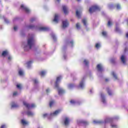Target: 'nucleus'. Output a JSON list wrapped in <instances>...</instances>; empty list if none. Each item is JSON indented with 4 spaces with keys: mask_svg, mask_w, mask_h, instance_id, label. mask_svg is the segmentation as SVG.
<instances>
[{
    "mask_svg": "<svg viewBox=\"0 0 128 128\" xmlns=\"http://www.w3.org/2000/svg\"><path fill=\"white\" fill-rule=\"evenodd\" d=\"M54 104H56V102L54 100H52L50 102V107L52 106H54Z\"/></svg>",
    "mask_w": 128,
    "mask_h": 128,
    "instance_id": "obj_27",
    "label": "nucleus"
},
{
    "mask_svg": "<svg viewBox=\"0 0 128 128\" xmlns=\"http://www.w3.org/2000/svg\"><path fill=\"white\" fill-rule=\"evenodd\" d=\"M70 119L68 116H65L63 120V122L64 126H67L70 124Z\"/></svg>",
    "mask_w": 128,
    "mask_h": 128,
    "instance_id": "obj_6",
    "label": "nucleus"
},
{
    "mask_svg": "<svg viewBox=\"0 0 128 128\" xmlns=\"http://www.w3.org/2000/svg\"><path fill=\"white\" fill-rule=\"evenodd\" d=\"M5 22H6V20H5Z\"/></svg>",
    "mask_w": 128,
    "mask_h": 128,
    "instance_id": "obj_58",
    "label": "nucleus"
},
{
    "mask_svg": "<svg viewBox=\"0 0 128 128\" xmlns=\"http://www.w3.org/2000/svg\"><path fill=\"white\" fill-rule=\"evenodd\" d=\"M21 8H22V10H24L26 12H27V14H28V12H30V10L29 8H28V7H26V6L24 4L21 6Z\"/></svg>",
    "mask_w": 128,
    "mask_h": 128,
    "instance_id": "obj_10",
    "label": "nucleus"
},
{
    "mask_svg": "<svg viewBox=\"0 0 128 128\" xmlns=\"http://www.w3.org/2000/svg\"><path fill=\"white\" fill-rule=\"evenodd\" d=\"M62 76L57 77L56 80V82L55 83V88H57V90H58V94L60 96L62 94H64V92H65L64 90V89H62V88H60V86H58V84H60V80H62Z\"/></svg>",
    "mask_w": 128,
    "mask_h": 128,
    "instance_id": "obj_3",
    "label": "nucleus"
},
{
    "mask_svg": "<svg viewBox=\"0 0 128 128\" xmlns=\"http://www.w3.org/2000/svg\"><path fill=\"white\" fill-rule=\"evenodd\" d=\"M78 2H80V0H76Z\"/></svg>",
    "mask_w": 128,
    "mask_h": 128,
    "instance_id": "obj_56",
    "label": "nucleus"
},
{
    "mask_svg": "<svg viewBox=\"0 0 128 128\" xmlns=\"http://www.w3.org/2000/svg\"><path fill=\"white\" fill-rule=\"evenodd\" d=\"M120 60L122 64H126L127 60L126 56V55H122L120 57Z\"/></svg>",
    "mask_w": 128,
    "mask_h": 128,
    "instance_id": "obj_11",
    "label": "nucleus"
},
{
    "mask_svg": "<svg viewBox=\"0 0 128 128\" xmlns=\"http://www.w3.org/2000/svg\"><path fill=\"white\" fill-rule=\"evenodd\" d=\"M96 10H100V7L96 5L92 6L89 9L90 14H92L94 12H96Z\"/></svg>",
    "mask_w": 128,
    "mask_h": 128,
    "instance_id": "obj_4",
    "label": "nucleus"
},
{
    "mask_svg": "<svg viewBox=\"0 0 128 128\" xmlns=\"http://www.w3.org/2000/svg\"><path fill=\"white\" fill-rule=\"evenodd\" d=\"M78 88H84V78H83L82 80L80 82L79 85L77 86Z\"/></svg>",
    "mask_w": 128,
    "mask_h": 128,
    "instance_id": "obj_8",
    "label": "nucleus"
},
{
    "mask_svg": "<svg viewBox=\"0 0 128 128\" xmlns=\"http://www.w3.org/2000/svg\"><path fill=\"white\" fill-rule=\"evenodd\" d=\"M11 108H18V106L14 102H12L10 104Z\"/></svg>",
    "mask_w": 128,
    "mask_h": 128,
    "instance_id": "obj_25",
    "label": "nucleus"
},
{
    "mask_svg": "<svg viewBox=\"0 0 128 128\" xmlns=\"http://www.w3.org/2000/svg\"><path fill=\"white\" fill-rule=\"evenodd\" d=\"M68 44L70 46H72V44H74V41L72 40L68 42Z\"/></svg>",
    "mask_w": 128,
    "mask_h": 128,
    "instance_id": "obj_42",
    "label": "nucleus"
},
{
    "mask_svg": "<svg viewBox=\"0 0 128 128\" xmlns=\"http://www.w3.org/2000/svg\"><path fill=\"white\" fill-rule=\"evenodd\" d=\"M52 36L54 40H56V35H54V34H52Z\"/></svg>",
    "mask_w": 128,
    "mask_h": 128,
    "instance_id": "obj_43",
    "label": "nucleus"
},
{
    "mask_svg": "<svg viewBox=\"0 0 128 128\" xmlns=\"http://www.w3.org/2000/svg\"><path fill=\"white\" fill-rule=\"evenodd\" d=\"M76 28L77 30H80V23H77L76 24Z\"/></svg>",
    "mask_w": 128,
    "mask_h": 128,
    "instance_id": "obj_31",
    "label": "nucleus"
},
{
    "mask_svg": "<svg viewBox=\"0 0 128 128\" xmlns=\"http://www.w3.org/2000/svg\"><path fill=\"white\" fill-rule=\"evenodd\" d=\"M70 104H77L76 102L74 100H71L70 101Z\"/></svg>",
    "mask_w": 128,
    "mask_h": 128,
    "instance_id": "obj_39",
    "label": "nucleus"
},
{
    "mask_svg": "<svg viewBox=\"0 0 128 128\" xmlns=\"http://www.w3.org/2000/svg\"><path fill=\"white\" fill-rule=\"evenodd\" d=\"M32 60L28 61L26 63V66L27 68H30V66H32Z\"/></svg>",
    "mask_w": 128,
    "mask_h": 128,
    "instance_id": "obj_21",
    "label": "nucleus"
},
{
    "mask_svg": "<svg viewBox=\"0 0 128 128\" xmlns=\"http://www.w3.org/2000/svg\"><path fill=\"white\" fill-rule=\"evenodd\" d=\"M116 8H117V10H120V8H122V6H120V4H116Z\"/></svg>",
    "mask_w": 128,
    "mask_h": 128,
    "instance_id": "obj_34",
    "label": "nucleus"
},
{
    "mask_svg": "<svg viewBox=\"0 0 128 128\" xmlns=\"http://www.w3.org/2000/svg\"><path fill=\"white\" fill-rule=\"evenodd\" d=\"M26 114H27V116H34V112L30 110H28L26 112Z\"/></svg>",
    "mask_w": 128,
    "mask_h": 128,
    "instance_id": "obj_18",
    "label": "nucleus"
},
{
    "mask_svg": "<svg viewBox=\"0 0 128 128\" xmlns=\"http://www.w3.org/2000/svg\"><path fill=\"white\" fill-rule=\"evenodd\" d=\"M34 28V26H29L28 27V28Z\"/></svg>",
    "mask_w": 128,
    "mask_h": 128,
    "instance_id": "obj_50",
    "label": "nucleus"
},
{
    "mask_svg": "<svg viewBox=\"0 0 128 128\" xmlns=\"http://www.w3.org/2000/svg\"><path fill=\"white\" fill-rule=\"evenodd\" d=\"M23 104L24 106H26V108H28V110H30V108H35V106H36V104H28L26 101H23Z\"/></svg>",
    "mask_w": 128,
    "mask_h": 128,
    "instance_id": "obj_5",
    "label": "nucleus"
},
{
    "mask_svg": "<svg viewBox=\"0 0 128 128\" xmlns=\"http://www.w3.org/2000/svg\"><path fill=\"white\" fill-rule=\"evenodd\" d=\"M106 82H108V79H106Z\"/></svg>",
    "mask_w": 128,
    "mask_h": 128,
    "instance_id": "obj_55",
    "label": "nucleus"
},
{
    "mask_svg": "<svg viewBox=\"0 0 128 128\" xmlns=\"http://www.w3.org/2000/svg\"><path fill=\"white\" fill-rule=\"evenodd\" d=\"M46 92H50V88H47L46 90Z\"/></svg>",
    "mask_w": 128,
    "mask_h": 128,
    "instance_id": "obj_51",
    "label": "nucleus"
},
{
    "mask_svg": "<svg viewBox=\"0 0 128 128\" xmlns=\"http://www.w3.org/2000/svg\"><path fill=\"white\" fill-rule=\"evenodd\" d=\"M111 74H112V76H113L115 80H116V78H118V77L116 76V72H112Z\"/></svg>",
    "mask_w": 128,
    "mask_h": 128,
    "instance_id": "obj_29",
    "label": "nucleus"
},
{
    "mask_svg": "<svg viewBox=\"0 0 128 128\" xmlns=\"http://www.w3.org/2000/svg\"><path fill=\"white\" fill-rule=\"evenodd\" d=\"M84 26H88V22H86V19L84 18L82 20Z\"/></svg>",
    "mask_w": 128,
    "mask_h": 128,
    "instance_id": "obj_28",
    "label": "nucleus"
},
{
    "mask_svg": "<svg viewBox=\"0 0 128 128\" xmlns=\"http://www.w3.org/2000/svg\"><path fill=\"white\" fill-rule=\"evenodd\" d=\"M126 38H128V33H126Z\"/></svg>",
    "mask_w": 128,
    "mask_h": 128,
    "instance_id": "obj_53",
    "label": "nucleus"
},
{
    "mask_svg": "<svg viewBox=\"0 0 128 128\" xmlns=\"http://www.w3.org/2000/svg\"><path fill=\"white\" fill-rule=\"evenodd\" d=\"M100 43H96V48H100Z\"/></svg>",
    "mask_w": 128,
    "mask_h": 128,
    "instance_id": "obj_35",
    "label": "nucleus"
},
{
    "mask_svg": "<svg viewBox=\"0 0 128 128\" xmlns=\"http://www.w3.org/2000/svg\"><path fill=\"white\" fill-rule=\"evenodd\" d=\"M62 112V110L58 109L55 110L54 112L51 113L50 114H48V113H44L42 114V118H47L48 120H50V118L54 116H56L58 114H60Z\"/></svg>",
    "mask_w": 128,
    "mask_h": 128,
    "instance_id": "obj_2",
    "label": "nucleus"
},
{
    "mask_svg": "<svg viewBox=\"0 0 128 128\" xmlns=\"http://www.w3.org/2000/svg\"><path fill=\"white\" fill-rule=\"evenodd\" d=\"M68 26V20H64L62 22V28H66Z\"/></svg>",
    "mask_w": 128,
    "mask_h": 128,
    "instance_id": "obj_13",
    "label": "nucleus"
},
{
    "mask_svg": "<svg viewBox=\"0 0 128 128\" xmlns=\"http://www.w3.org/2000/svg\"><path fill=\"white\" fill-rule=\"evenodd\" d=\"M100 96H101V100H102V102L103 104H106V98H104V94H101Z\"/></svg>",
    "mask_w": 128,
    "mask_h": 128,
    "instance_id": "obj_15",
    "label": "nucleus"
},
{
    "mask_svg": "<svg viewBox=\"0 0 128 128\" xmlns=\"http://www.w3.org/2000/svg\"><path fill=\"white\" fill-rule=\"evenodd\" d=\"M120 30V29L118 28H116V32H118V30Z\"/></svg>",
    "mask_w": 128,
    "mask_h": 128,
    "instance_id": "obj_52",
    "label": "nucleus"
},
{
    "mask_svg": "<svg viewBox=\"0 0 128 128\" xmlns=\"http://www.w3.org/2000/svg\"><path fill=\"white\" fill-rule=\"evenodd\" d=\"M77 124H88V122L82 120H78Z\"/></svg>",
    "mask_w": 128,
    "mask_h": 128,
    "instance_id": "obj_12",
    "label": "nucleus"
},
{
    "mask_svg": "<svg viewBox=\"0 0 128 128\" xmlns=\"http://www.w3.org/2000/svg\"><path fill=\"white\" fill-rule=\"evenodd\" d=\"M21 122L22 124H23V126H28V122L26 120L24 119H22L21 120Z\"/></svg>",
    "mask_w": 128,
    "mask_h": 128,
    "instance_id": "obj_19",
    "label": "nucleus"
},
{
    "mask_svg": "<svg viewBox=\"0 0 128 128\" xmlns=\"http://www.w3.org/2000/svg\"><path fill=\"white\" fill-rule=\"evenodd\" d=\"M64 60H66V56H64Z\"/></svg>",
    "mask_w": 128,
    "mask_h": 128,
    "instance_id": "obj_54",
    "label": "nucleus"
},
{
    "mask_svg": "<svg viewBox=\"0 0 128 128\" xmlns=\"http://www.w3.org/2000/svg\"><path fill=\"white\" fill-rule=\"evenodd\" d=\"M7 56L8 60H12V57L10 54Z\"/></svg>",
    "mask_w": 128,
    "mask_h": 128,
    "instance_id": "obj_37",
    "label": "nucleus"
},
{
    "mask_svg": "<svg viewBox=\"0 0 128 128\" xmlns=\"http://www.w3.org/2000/svg\"><path fill=\"white\" fill-rule=\"evenodd\" d=\"M16 88H18L19 90H20L22 88V84H16Z\"/></svg>",
    "mask_w": 128,
    "mask_h": 128,
    "instance_id": "obj_40",
    "label": "nucleus"
},
{
    "mask_svg": "<svg viewBox=\"0 0 128 128\" xmlns=\"http://www.w3.org/2000/svg\"><path fill=\"white\" fill-rule=\"evenodd\" d=\"M84 62L86 66H88V64H89L88 60H86V59L84 60Z\"/></svg>",
    "mask_w": 128,
    "mask_h": 128,
    "instance_id": "obj_32",
    "label": "nucleus"
},
{
    "mask_svg": "<svg viewBox=\"0 0 128 128\" xmlns=\"http://www.w3.org/2000/svg\"><path fill=\"white\" fill-rule=\"evenodd\" d=\"M74 86V84H68V88L69 90H72Z\"/></svg>",
    "mask_w": 128,
    "mask_h": 128,
    "instance_id": "obj_23",
    "label": "nucleus"
},
{
    "mask_svg": "<svg viewBox=\"0 0 128 128\" xmlns=\"http://www.w3.org/2000/svg\"><path fill=\"white\" fill-rule=\"evenodd\" d=\"M112 6H113L112 4H110L108 6V8H110V9L112 8Z\"/></svg>",
    "mask_w": 128,
    "mask_h": 128,
    "instance_id": "obj_47",
    "label": "nucleus"
},
{
    "mask_svg": "<svg viewBox=\"0 0 128 128\" xmlns=\"http://www.w3.org/2000/svg\"><path fill=\"white\" fill-rule=\"evenodd\" d=\"M100 122H100V120H93V124H100Z\"/></svg>",
    "mask_w": 128,
    "mask_h": 128,
    "instance_id": "obj_30",
    "label": "nucleus"
},
{
    "mask_svg": "<svg viewBox=\"0 0 128 128\" xmlns=\"http://www.w3.org/2000/svg\"><path fill=\"white\" fill-rule=\"evenodd\" d=\"M62 8L64 14H68V7L66 6H62Z\"/></svg>",
    "mask_w": 128,
    "mask_h": 128,
    "instance_id": "obj_20",
    "label": "nucleus"
},
{
    "mask_svg": "<svg viewBox=\"0 0 128 128\" xmlns=\"http://www.w3.org/2000/svg\"><path fill=\"white\" fill-rule=\"evenodd\" d=\"M97 69L98 72V76H100V72H102L104 71V66L102 64H98Z\"/></svg>",
    "mask_w": 128,
    "mask_h": 128,
    "instance_id": "obj_7",
    "label": "nucleus"
},
{
    "mask_svg": "<svg viewBox=\"0 0 128 128\" xmlns=\"http://www.w3.org/2000/svg\"><path fill=\"white\" fill-rule=\"evenodd\" d=\"M111 126L112 128H118V125H116V124H112Z\"/></svg>",
    "mask_w": 128,
    "mask_h": 128,
    "instance_id": "obj_41",
    "label": "nucleus"
},
{
    "mask_svg": "<svg viewBox=\"0 0 128 128\" xmlns=\"http://www.w3.org/2000/svg\"><path fill=\"white\" fill-rule=\"evenodd\" d=\"M18 72L20 76H24V70H22V68L18 70Z\"/></svg>",
    "mask_w": 128,
    "mask_h": 128,
    "instance_id": "obj_16",
    "label": "nucleus"
},
{
    "mask_svg": "<svg viewBox=\"0 0 128 128\" xmlns=\"http://www.w3.org/2000/svg\"><path fill=\"white\" fill-rule=\"evenodd\" d=\"M8 128V126H6V124H2L0 127V128Z\"/></svg>",
    "mask_w": 128,
    "mask_h": 128,
    "instance_id": "obj_45",
    "label": "nucleus"
},
{
    "mask_svg": "<svg viewBox=\"0 0 128 128\" xmlns=\"http://www.w3.org/2000/svg\"><path fill=\"white\" fill-rule=\"evenodd\" d=\"M14 30H18V26H14Z\"/></svg>",
    "mask_w": 128,
    "mask_h": 128,
    "instance_id": "obj_49",
    "label": "nucleus"
},
{
    "mask_svg": "<svg viewBox=\"0 0 128 128\" xmlns=\"http://www.w3.org/2000/svg\"><path fill=\"white\" fill-rule=\"evenodd\" d=\"M33 81H34V82L36 84H38V80L37 79H36V78H34V79L33 80Z\"/></svg>",
    "mask_w": 128,
    "mask_h": 128,
    "instance_id": "obj_38",
    "label": "nucleus"
},
{
    "mask_svg": "<svg viewBox=\"0 0 128 128\" xmlns=\"http://www.w3.org/2000/svg\"><path fill=\"white\" fill-rule=\"evenodd\" d=\"M40 76H46V71L42 70V71L40 72Z\"/></svg>",
    "mask_w": 128,
    "mask_h": 128,
    "instance_id": "obj_22",
    "label": "nucleus"
},
{
    "mask_svg": "<svg viewBox=\"0 0 128 128\" xmlns=\"http://www.w3.org/2000/svg\"><path fill=\"white\" fill-rule=\"evenodd\" d=\"M37 30L40 32H44L46 30H48V28L42 26H40L39 27H37Z\"/></svg>",
    "mask_w": 128,
    "mask_h": 128,
    "instance_id": "obj_9",
    "label": "nucleus"
},
{
    "mask_svg": "<svg viewBox=\"0 0 128 128\" xmlns=\"http://www.w3.org/2000/svg\"><path fill=\"white\" fill-rule=\"evenodd\" d=\"M112 21L109 20L108 22V26H112Z\"/></svg>",
    "mask_w": 128,
    "mask_h": 128,
    "instance_id": "obj_44",
    "label": "nucleus"
},
{
    "mask_svg": "<svg viewBox=\"0 0 128 128\" xmlns=\"http://www.w3.org/2000/svg\"><path fill=\"white\" fill-rule=\"evenodd\" d=\"M112 120V118H106L105 120V124H106V122H108Z\"/></svg>",
    "mask_w": 128,
    "mask_h": 128,
    "instance_id": "obj_33",
    "label": "nucleus"
},
{
    "mask_svg": "<svg viewBox=\"0 0 128 128\" xmlns=\"http://www.w3.org/2000/svg\"><path fill=\"white\" fill-rule=\"evenodd\" d=\"M34 36L29 37L27 44L24 43L22 45L24 50H30V48L34 46Z\"/></svg>",
    "mask_w": 128,
    "mask_h": 128,
    "instance_id": "obj_1",
    "label": "nucleus"
},
{
    "mask_svg": "<svg viewBox=\"0 0 128 128\" xmlns=\"http://www.w3.org/2000/svg\"><path fill=\"white\" fill-rule=\"evenodd\" d=\"M106 91H107V92H108V94H109V96H112V90H110V88H108L106 89Z\"/></svg>",
    "mask_w": 128,
    "mask_h": 128,
    "instance_id": "obj_26",
    "label": "nucleus"
},
{
    "mask_svg": "<svg viewBox=\"0 0 128 128\" xmlns=\"http://www.w3.org/2000/svg\"><path fill=\"white\" fill-rule=\"evenodd\" d=\"M36 19L34 18H32L30 19V22H32L34 21Z\"/></svg>",
    "mask_w": 128,
    "mask_h": 128,
    "instance_id": "obj_48",
    "label": "nucleus"
},
{
    "mask_svg": "<svg viewBox=\"0 0 128 128\" xmlns=\"http://www.w3.org/2000/svg\"><path fill=\"white\" fill-rule=\"evenodd\" d=\"M58 2H60V0H56Z\"/></svg>",
    "mask_w": 128,
    "mask_h": 128,
    "instance_id": "obj_57",
    "label": "nucleus"
},
{
    "mask_svg": "<svg viewBox=\"0 0 128 128\" xmlns=\"http://www.w3.org/2000/svg\"><path fill=\"white\" fill-rule=\"evenodd\" d=\"M82 15V12L80 11L77 10L76 11V16L78 18H80V16Z\"/></svg>",
    "mask_w": 128,
    "mask_h": 128,
    "instance_id": "obj_24",
    "label": "nucleus"
},
{
    "mask_svg": "<svg viewBox=\"0 0 128 128\" xmlns=\"http://www.w3.org/2000/svg\"><path fill=\"white\" fill-rule=\"evenodd\" d=\"M10 54V53L8 51V50H6L2 52V56L4 58H6V56H8Z\"/></svg>",
    "mask_w": 128,
    "mask_h": 128,
    "instance_id": "obj_14",
    "label": "nucleus"
},
{
    "mask_svg": "<svg viewBox=\"0 0 128 128\" xmlns=\"http://www.w3.org/2000/svg\"><path fill=\"white\" fill-rule=\"evenodd\" d=\"M102 34L103 36H108V33L106 31H103L102 32Z\"/></svg>",
    "mask_w": 128,
    "mask_h": 128,
    "instance_id": "obj_36",
    "label": "nucleus"
},
{
    "mask_svg": "<svg viewBox=\"0 0 128 128\" xmlns=\"http://www.w3.org/2000/svg\"><path fill=\"white\" fill-rule=\"evenodd\" d=\"M18 92H14V93H13L14 96H18Z\"/></svg>",
    "mask_w": 128,
    "mask_h": 128,
    "instance_id": "obj_46",
    "label": "nucleus"
},
{
    "mask_svg": "<svg viewBox=\"0 0 128 128\" xmlns=\"http://www.w3.org/2000/svg\"><path fill=\"white\" fill-rule=\"evenodd\" d=\"M60 18V16L58 14H55L54 19V22H58V18Z\"/></svg>",
    "mask_w": 128,
    "mask_h": 128,
    "instance_id": "obj_17",
    "label": "nucleus"
}]
</instances>
